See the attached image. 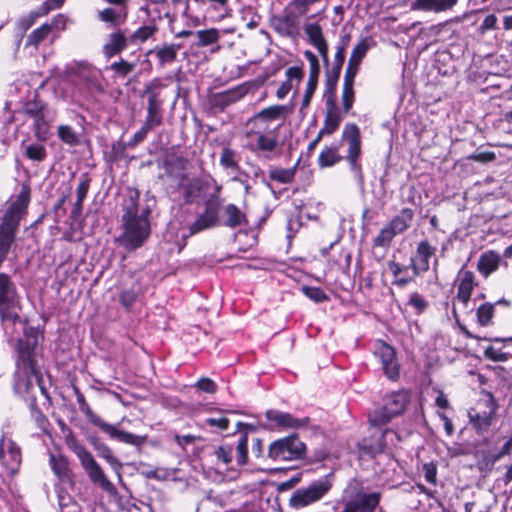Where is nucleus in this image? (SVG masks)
<instances>
[{"label":"nucleus","mask_w":512,"mask_h":512,"mask_svg":"<svg viewBox=\"0 0 512 512\" xmlns=\"http://www.w3.org/2000/svg\"><path fill=\"white\" fill-rule=\"evenodd\" d=\"M341 69H335L334 66L330 70L327 71V93L329 95H333V99H335V90L336 84L340 77Z\"/></svg>","instance_id":"nucleus-54"},{"label":"nucleus","mask_w":512,"mask_h":512,"mask_svg":"<svg viewBox=\"0 0 512 512\" xmlns=\"http://www.w3.org/2000/svg\"><path fill=\"white\" fill-rule=\"evenodd\" d=\"M221 189L220 185L215 184V190L203 203V211L189 225L190 235H195L221 225L231 229L248 225L246 214L235 204L229 203L224 205Z\"/></svg>","instance_id":"nucleus-2"},{"label":"nucleus","mask_w":512,"mask_h":512,"mask_svg":"<svg viewBox=\"0 0 512 512\" xmlns=\"http://www.w3.org/2000/svg\"><path fill=\"white\" fill-rule=\"evenodd\" d=\"M60 24L64 27L63 15L61 14L54 17L50 23H45L39 28L33 30L27 37L26 45L37 47L47 38L53 29L58 28Z\"/></svg>","instance_id":"nucleus-26"},{"label":"nucleus","mask_w":512,"mask_h":512,"mask_svg":"<svg viewBox=\"0 0 512 512\" xmlns=\"http://www.w3.org/2000/svg\"><path fill=\"white\" fill-rule=\"evenodd\" d=\"M212 183L214 185L217 184L212 179L209 180L200 177L186 179L184 176H182L180 182V189L182 191L184 201L187 204L196 203L200 199H204L205 201L211 194L209 193V190L211 188Z\"/></svg>","instance_id":"nucleus-16"},{"label":"nucleus","mask_w":512,"mask_h":512,"mask_svg":"<svg viewBox=\"0 0 512 512\" xmlns=\"http://www.w3.org/2000/svg\"><path fill=\"white\" fill-rule=\"evenodd\" d=\"M165 85L160 79H153L151 82L145 84L143 95L148 97L147 115L143 125L150 130L160 126L163 122L162 104L160 99V90Z\"/></svg>","instance_id":"nucleus-14"},{"label":"nucleus","mask_w":512,"mask_h":512,"mask_svg":"<svg viewBox=\"0 0 512 512\" xmlns=\"http://www.w3.org/2000/svg\"><path fill=\"white\" fill-rule=\"evenodd\" d=\"M301 290L307 298L315 303H322L329 300L327 294L320 287L303 286Z\"/></svg>","instance_id":"nucleus-50"},{"label":"nucleus","mask_w":512,"mask_h":512,"mask_svg":"<svg viewBox=\"0 0 512 512\" xmlns=\"http://www.w3.org/2000/svg\"><path fill=\"white\" fill-rule=\"evenodd\" d=\"M126 45L127 39L123 33H112L109 36L108 42L103 47L104 54L109 58L113 57L116 54L120 53L123 49H125Z\"/></svg>","instance_id":"nucleus-30"},{"label":"nucleus","mask_w":512,"mask_h":512,"mask_svg":"<svg viewBox=\"0 0 512 512\" xmlns=\"http://www.w3.org/2000/svg\"><path fill=\"white\" fill-rule=\"evenodd\" d=\"M342 139L348 143L346 160L349 163L350 170L358 183L363 184L362 167L358 161L361 155V136L358 126L353 123L346 124L342 132Z\"/></svg>","instance_id":"nucleus-13"},{"label":"nucleus","mask_w":512,"mask_h":512,"mask_svg":"<svg viewBox=\"0 0 512 512\" xmlns=\"http://www.w3.org/2000/svg\"><path fill=\"white\" fill-rule=\"evenodd\" d=\"M306 445L298 435L292 434L273 441L269 445L268 457L273 461H293L305 457Z\"/></svg>","instance_id":"nucleus-9"},{"label":"nucleus","mask_w":512,"mask_h":512,"mask_svg":"<svg viewBox=\"0 0 512 512\" xmlns=\"http://www.w3.org/2000/svg\"><path fill=\"white\" fill-rule=\"evenodd\" d=\"M359 67L360 65L348 61L343 80L344 86H354V81L359 71Z\"/></svg>","instance_id":"nucleus-59"},{"label":"nucleus","mask_w":512,"mask_h":512,"mask_svg":"<svg viewBox=\"0 0 512 512\" xmlns=\"http://www.w3.org/2000/svg\"><path fill=\"white\" fill-rule=\"evenodd\" d=\"M68 448L75 453L88 475L91 482L99 485L103 490L110 492L114 489L113 484L107 479L100 465L95 461L93 455L84 445L79 443L75 437L66 440Z\"/></svg>","instance_id":"nucleus-4"},{"label":"nucleus","mask_w":512,"mask_h":512,"mask_svg":"<svg viewBox=\"0 0 512 512\" xmlns=\"http://www.w3.org/2000/svg\"><path fill=\"white\" fill-rule=\"evenodd\" d=\"M408 304L416 310L417 314L424 312L428 307V302L417 292L410 294Z\"/></svg>","instance_id":"nucleus-56"},{"label":"nucleus","mask_w":512,"mask_h":512,"mask_svg":"<svg viewBox=\"0 0 512 512\" xmlns=\"http://www.w3.org/2000/svg\"><path fill=\"white\" fill-rule=\"evenodd\" d=\"M350 39H351L350 35L345 34L339 40V43H338L337 49H336V53H335V57H334V63L332 65L335 67L336 70L342 69V66L345 62L346 49L349 45Z\"/></svg>","instance_id":"nucleus-42"},{"label":"nucleus","mask_w":512,"mask_h":512,"mask_svg":"<svg viewBox=\"0 0 512 512\" xmlns=\"http://www.w3.org/2000/svg\"><path fill=\"white\" fill-rule=\"evenodd\" d=\"M139 198V191L129 188L122 203V232L115 241L127 251H135L142 247L151 235V208L148 205H140Z\"/></svg>","instance_id":"nucleus-1"},{"label":"nucleus","mask_w":512,"mask_h":512,"mask_svg":"<svg viewBox=\"0 0 512 512\" xmlns=\"http://www.w3.org/2000/svg\"><path fill=\"white\" fill-rule=\"evenodd\" d=\"M285 75H286V82H290V84H293V82L295 81L298 85L304 76V72L301 67L293 66V67H289L286 70Z\"/></svg>","instance_id":"nucleus-64"},{"label":"nucleus","mask_w":512,"mask_h":512,"mask_svg":"<svg viewBox=\"0 0 512 512\" xmlns=\"http://www.w3.org/2000/svg\"><path fill=\"white\" fill-rule=\"evenodd\" d=\"M239 154L228 146H225L221 150L219 163L224 169H230L232 171H238L239 166Z\"/></svg>","instance_id":"nucleus-36"},{"label":"nucleus","mask_w":512,"mask_h":512,"mask_svg":"<svg viewBox=\"0 0 512 512\" xmlns=\"http://www.w3.org/2000/svg\"><path fill=\"white\" fill-rule=\"evenodd\" d=\"M359 449L369 456H375L382 453L385 448L383 435L378 437L364 438L359 444Z\"/></svg>","instance_id":"nucleus-33"},{"label":"nucleus","mask_w":512,"mask_h":512,"mask_svg":"<svg viewBox=\"0 0 512 512\" xmlns=\"http://www.w3.org/2000/svg\"><path fill=\"white\" fill-rule=\"evenodd\" d=\"M498 403L491 393H486L476 408L468 411L469 421L477 434H483L489 430L496 419Z\"/></svg>","instance_id":"nucleus-10"},{"label":"nucleus","mask_w":512,"mask_h":512,"mask_svg":"<svg viewBox=\"0 0 512 512\" xmlns=\"http://www.w3.org/2000/svg\"><path fill=\"white\" fill-rule=\"evenodd\" d=\"M410 402L408 391L401 390L386 396L381 408L375 409L369 414V421L373 426H382L391 421L395 416L402 414Z\"/></svg>","instance_id":"nucleus-5"},{"label":"nucleus","mask_w":512,"mask_h":512,"mask_svg":"<svg viewBox=\"0 0 512 512\" xmlns=\"http://www.w3.org/2000/svg\"><path fill=\"white\" fill-rule=\"evenodd\" d=\"M498 18L494 14L487 15L478 28L480 34H485L487 31L497 29Z\"/></svg>","instance_id":"nucleus-63"},{"label":"nucleus","mask_w":512,"mask_h":512,"mask_svg":"<svg viewBox=\"0 0 512 512\" xmlns=\"http://www.w3.org/2000/svg\"><path fill=\"white\" fill-rule=\"evenodd\" d=\"M458 0H413L411 11L440 13L452 9Z\"/></svg>","instance_id":"nucleus-24"},{"label":"nucleus","mask_w":512,"mask_h":512,"mask_svg":"<svg viewBox=\"0 0 512 512\" xmlns=\"http://www.w3.org/2000/svg\"><path fill=\"white\" fill-rule=\"evenodd\" d=\"M206 3L209 4L208 9L217 12L221 18L228 12V0H206Z\"/></svg>","instance_id":"nucleus-62"},{"label":"nucleus","mask_w":512,"mask_h":512,"mask_svg":"<svg viewBox=\"0 0 512 512\" xmlns=\"http://www.w3.org/2000/svg\"><path fill=\"white\" fill-rule=\"evenodd\" d=\"M341 160L336 147H325L319 155L318 164L320 167H330Z\"/></svg>","instance_id":"nucleus-40"},{"label":"nucleus","mask_w":512,"mask_h":512,"mask_svg":"<svg viewBox=\"0 0 512 512\" xmlns=\"http://www.w3.org/2000/svg\"><path fill=\"white\" fill-rule=\"evenodd\" d=\"M310 5L309 0H292L288 5V9H290V12L300 17L308 12Z\"/></svg>","instance_id":"nucleus-57"},{"label":"nucleus","mask_w":512,"mask_h":512,"mask_svg":"<svg viewBox=\"0 0 512 512\" xmlns=\"http://www.w3.org/2000/svg\"><path fill=\"white\" fill-rule=\"evenodd\" d=\"M266 419L275 429H300L310 423L309 417L297 418L288 412L269 409L265 412Z\"/></svg>","instance_id":"nucleus-17"},{"label":"nucleus","mask_w":512,"mask_h":512,"mask_svg":"<svg viewBox=\"0 0 512 512\" xmlns=\"http://www.w3.org/2000/svg\"><path fill=\"white\" fill-rule=\"evenodd\" d=\"M76 76L83 80L84 84L86 83L87 85H90L91 88H94L96 93L104 92V86L102 84L103 74L100 69L89 64H82L76 73Z\"/></svg>","instance_id":"nucleus-25"},{"label":"nucleus","mask_w":512,"mask_h":512,"mask_svg":"<svg viewBox=\"0 0 512 512\" xmlns=\"http://www.w3.org/2000/svg\"><path fill=\"white\" fill-rule=\"evenodd\" d=\"M236 460L241 466L245 465L248 460V437L247 434H242L236 446Z\"/></svg>","instance_id":"nucleus-48"},{"label":"nucleus","mask_w":512,"mask_h":512,"mask_svg":"<svg viewBox=\"0 0 512 512\" xmlns=\"http://www.w3.org/2000/svg\"><path fill=\"white\" fill-rule=\"evenodd\" d=\"M55 113L48 109L44 113L32 118V129L35 137L39 141H46L50 135V124L54 120Z\"/></svg>","instance_id":"nucleus-27"},{"label":"nucleus","mask_w":512,"mask_h":512,"mask_svg":"<svg viewBox=\"0 0 512 512\" xmlns=\"http://www.w3.org/2000/svg\"><path fill=\"white\" fill-rule=\"evenodd\" d=\"M304 57L309 62V78L308 80L318 82L320 75V64L317 56L310 50L304 51Z\"/></svg>","instance_id":"nucleus-47"},{"label":"nucleus","mask_w":512,"mask_h":512,"mask_svg":"<svg viewBox=\"0 0 512 512\" xmlns=\"http://www.w3.org/2000/svg\"><path fill=\"white\" fill-rule=\"evenodd\" d=\"M49 462H50L53 472L55 473V475L58 478H63L65 476H67L68 471H69L68 461L64 456H62V455L56 456L51 453L50 457H49Z\"/></svg>","instance_id":"nucleus-41"},{"label":"nucleus","mask_w":512,"mask_h":512,"mask_svg":"<svg viewBox=\"0 0 512 512\" xmlns=\"http://www.w3.org/2000/svg\"><path fill=\"white\" fill-rule=\"evenodd\" d=\"M354 103V86H344L342 90V105L343 110L347 113Z\"/></svg>","instance_id":"nucleus-60"},{"label":"nucleus","mask_w":512,"mask_h":512,"mask_svg":"<svg viewBox=\"0 0 512 512\" xmlns=\"http://www.w3.org/2000/svg\"><path fill=\"white\" fill-rule=\"evenodd\" d=\"M369 49H370L369 39L368 38L362 39L360 42H358L354 46L348 61L360 65Z\"/></svg>","instance_id":"nucleus-45"},{"label":"nucleus","mask_w":512,"mask_h":512,"mask_svg":"<svg viewBox=\"0 0 512 512\" xmlns=\"http://www.w3.org/2000/svg\"><path fill=\"white\" fill-rule=\"evenodd\" d=\"M187 164L186 159L176 155H168L163 161V166L168 175H175L178 171L185 169Z\"/></svg>","instance_id":"nucleus-39"},{"label":"nucleus","mask_w":512,"mask_h":512,"mask_svg":"<svg viewBox=\"0 0 512 512\" xmlns=\"http://www.w3.org/2000/svg\"><path fill=\"white\" fill-rule=\"evenodd\" d=\"M304 32L308 41L313 45L320 54L324 65L329 66L328 43L324 38L322 27L318 23H308L304 26Z\"/></svg>","instance_id":"nucleus-20"},{"label":"nucleus","mask_w":512,"mask_h":512,"mask_svg":"<svg viewBox=\"0 0 512 512\" xmlns=\"http://www.w3.org/2000/svg\"><path fill=\"white\" fill-rule=\"evenodd\" d=\"M326 116L323 127L320 129V136H326L333 134L338 128L342 121V114L339 108L336 106L333 95H328L325 101Z\"/></svg>","instance_id":"nucleus-21"},{"label":"nucleus","mask_w":512,"mask_h":512,"mask_svg":"<svg viewBox=\"0 0 512 512\" xmlns=\"http://www.w3.org/2000/svg\"><path fill=\"white\" fill-rule=\"evenodd\" d=\"M283 110L284 106L279 105L270 106L268 108L262 109L259 113H257L249 120V125H251L252 128L255 129H271L269 126V121L277 119L281 115Z\"/></svg>","instance_id":"nucleus-28"},{"label":"nucleus","mask_w":512,"mask_h":512,"mask_svg":"<svg viewBox=\"0 0 512 512\" xmlns=\"http://www.w3.org/2000/svg\"><path fill=\"white\" fill-rule=\"evenodd\" d=\"M35 342L30 339H19L16 344L17 360L16 364L22 368L26 375H32L38 382L42 392L45 391L41 385L43 381L41 373L38 371L36 361L34 359Z\"/></svg>","instance_id":"nucleus-15"},{"label":"nucleus","mask_w":512,"mask_h":512,"mask_svg":"<svg viewBox=\"0 0 512 512\" xmlns=\"http://www.w3.org/2000/svg\"><path fill=\"white\" fill-rule=\"evenodd\" d=\"M435 252L436 247L432 246L427 240H422L417 244L415 255L411 257L410 263L414 276L429 270V261Z\"/></svg>","instance_id":"nucleus-19"},{"label":"nucleus","mask_w":512,"mask_h":512,"mask_svg":"<svg viewBox=\"0 0 512 512\" xmlns=\"http://www.w3.org/2000/svg\"><path fill=\"white\" fill-rule=\"evenodd\" d=\"M0 461L11 472L21 463L20 448L11 440L2 438L0 442Z\"/></svg>","instance_id":"nucleus-22"},{"label":"nucleus","mask_w":512,"mask_h":512,"mask_svg":"<svg viewBox=\"0 0 512 512\" xmlns=\"http://www.w3.org/2000/svg\"><path fill=\"white\" fill-rule=\"evenodd\" d=\"M247 92L248 88L245 85H239L226 91L213 94L212 103L214 106L224 109L242 99Z\"/></svg>","instance_id":"nucleus-23"},{"label":"nucleus","mask_w":512,"mask_h":512,"mask_svg":"<svg viewBox=\"0 0 512 512\" xmlns=\"http://www.w3.org/2000/svg\"><path fill=\"white\" fill-rule=\"evenodd\" d=\"M156 31V28L154 26H142L138 28L132 35L131 39L135 42H145L148 38H150L154 32Z\"/></svg>","instance_id":"nucleus-58"},{"label":"nucleus","mask_w":512,"mask_h":512,"mask_svg":"<svg viewBox=\"0 0 512 512\" xmlns=\"http://www.w3.org/2000/svg\"><path fill=\"white\" fill-rule=\"evenodd\" d=\"M61 141L69 145H76L79 142L76 132L69 125H60L57 131Z\"/></svg>","instance_id":"nucleus-51"},{"label":"nucleus","mask_w":512,"mask_h":512,"mask_svg":"<svg viewBox=\"0 0 512 512\" xmlns=\"http://www.w3.org/2000/svg\"><path fill=\"white\" fill-rule=\"evenodd\" d=\"M125 8H106L102 11H99L98 18L102 22L110 23L114 26L119 25L125 21L126 18Z\"/></svg>","instance_id":"nucleus-37"},{"label":"nucleus","mask_w":512,"mask_h":512,"mask_svg":"<svg viewBox=\"0 0 512 512\" xmlns=\"http://www.w3.org/2000/svg\"><path fill=\"white\" fill-rule=\"evenodd\" d=\"M21 295L11 276L0 273V319L15 324L20 319Z\"/></svg>","instance_id":"nucleus-3"},{"label":"nucleus","mask_w":512,"mask_h":512,"mask_svg":"<svg viewBox=\"0 0 512 512\" xmlns=\"http://www.w3.org/2000/svg\"><path fill=\"white\" fill-rule=\"evenodd\" d=\"M375 356L380 360L384 374L392 381L399 378L400 365L392 346L380 342L375 351Z\"/></svg>","instance_id":"nucleus-18"},{"label":"nucleus","mask_w":512,"mask_h":512,"mask_svg":"<svg viewBox=\"0 0 512 512\" xmlns=\"http://www.w3.org/2000/svg\"><path fill=\"white\" fill-rule=\"evenodd\" d=\"M135 67V63H130L121 59L120 61L113 62L109 69L114 71L117 77L125 78L135 69Z\"/></svg>","instance_id":"nucleus-49"},{"label":"nucleus","mask_w":512,"mask_h":512,"mask_svg":"<svg viewBox=\"0 0 512 512\" xmlns=\"http://www.w3.org/2000/svg\"><path fill=\"white\" fill-rule=\"evenodd\" d=\"M268 173L269 181H276L281 184H289L295 178L296 166L291 168L271 167Z\"/></svg>","instance_id":"nucleus-34"},{"label":"nucleus","mask_w":512,"mask_h":512,"mask_svg":"<svg viewBox=\"0 0 512 512\" xmlns=\"http://www.w3.org/2000/svg\"><path fill=\"white\" fill-rule=\"evenodd\" d=\"M414 218L411 208H403L395 215L374 238L373 244L378 247H387L397 235L403 234L409 229Z\"/></svg>","instance_id":"nucleus-12"},{"label":"nucleus","mask_w":512,"mask_h":512,"mask_svg":"<svg viewBox=\"0 0 512 512\" xmlns=\"http://www.w3.org/2000/svg\"><path fill=\"white\" fill-rule=\"evenodd\" d=\"M474 288V273L471 271H464L462 273L460 283L458 285L457 299L465 306L468 304L471 293Z\"/></svg>","instance_id":"nucleus-29"},{"label":"nucleus","mask_w":512,"mask_h":512,"mask_svg":"<svg viewBox=\"0 0 512 512\" xmlns=\"http://www.w3.org/2000/svg\"><path fill=\"white\" fill-rule=\"evenodd\" d=\"M387 266L395 277V280L393 281L395 286L404 287L412 281L413 277L407 276L409 266L401 265L393 260L388 261Z\"/></svg>","instance_id":"nucleus-32"},{"label":"nucleus","mask_w":512,"mask_h":512,"mask_svg":"<svg viewBox=\"0 0 512 512\" xmlns=\"http://www.w3.org/2000/svg\"><path fill=\"white\" fill-rule=\"evenodd\" d=\"M477 320L481 326H487L494 314V305L491 303H484L477 309Z\"/></svg>","instance_id":"nucleus-52"},{"label":"nucleus","mask_w":512,"mask_h":512,"mask_svg":"<svg viewBox=\"0 0 512 512\" xmlns=\"http://www.w3.org/2000/svg\"><path fill=\"white\" fill-rule=\"evenodd\" d=\"M180 45L171 44L167 46H163L160 48H156V56L159 62L163 65L166 63H172L177 56V51L179 50Z\"/></svg>","instance_id":"nucleus-43"},{"label":"nucleus","mask_w":512,"mask_h":512,"mask_svg":"<svg viewBox=\"0 0 512 512\" xmlns=\"http://www.w3.org/2000/svg\"><path fill=\"white\" fill-rule=\"evenodd\" d=\"M79 407L92 425L98 427L112 439L135 447H140L146 442L147 436L135 435L119 430L116 426L104 421L99 415L92 411L87 402L81 404Z\"/></svg>","instance_id":"nucleus-7"},{"label":"nucleus","mask_w":512,"mask_h":512,"mask_svg":"<svg viewBox=\"0 0 512 512\" xmlns=\"http://www.w3.org/2000/svg\"><path fill=\"white\" fill-rule=\"evenodd\" d=\"M484 356L495 362H505L509 359V354L496 350L493 346H488L484 350Z\"/></svg>","instance_id":"nucleus-61"},{"label":"nucleus","mask_w":512,"mask_h":512,"mask_svg":"<svg viewBox=\"0 0 512 512\" xmlns=\"http://www.w3.org/2000/svg\"><path fill=\"white\" fill-rule=\"evenodd\" d=\"M500 257L499 255L490 252L489 254H483L478 262V270L484 276H488L499 267Z\"/></svg>","instance_id":"nucleus-35"},{"label":"nucleus","mask_w":512,"mask_h":512,"mask_svg":"<svg viewBox=\"0 0 512 512\" xmlns=\"http://www.w3.org/2000/svg\"><path fill=\"white\" fill-rule=\"evenodd\" d=\"M90 182L91 179L87 173H83L80 175L79 183L76 189V198H78L79 200H85L90 188Z\"/></svg>","instance_id":"nucleus-55"},{"label":"nucleus","mask_w":512,"mask_h":512,"mask_svg":"<svg viewBox=\"0 0 512 512\" xmlns=\"http://www.w3.org/2000/svg\"><path fill=\"white\" fill-rule=\"evenodd\" d=\"M83 82L84 81L79 79L78 76H75L73 98L80 106L83 105V101H91L96 92L94 88H91L90 85L84 84Z\"/></svg>","instance_id":"nucleus-31"},{"label":"nucleus","mask_w":512,"mask_h":512,"mask_svg":"<svg viewBox=\"0 0 512 512\" xmlns=\"http://www.w3.org/2000/svg\"><path fill=\"white\" fill-rule=\"evenodd\" d=\"M79 407L92 425L98 427L112 439L135 447H140L146 442L147 436L135 435L119 430L116 426L104 421L99 415L92 411L87 402L81 404Z\"/></svg>","instance_id":"nucleus-8"},{"label":"nucleus","mask_w":512,"mask_h":512,"mask_svg":"<svg viewBox=\"0 0 512 512\" xmlns=\"http://www.w3.org/2000/svg\"><path fill=\"white\" fill-rule=\"evenodd\" d=\"M24 148V155L32 161L42 162L47 157L46 147L40 143H31L22 145Z\"/></svg>","instance_id":"nucleus-38"},{"label":"nucleus","mask_w":512,"mask_h":512,"mask_svg":"<svg viewBox=\"0 0 512 512\" xmlns=\"http://www.w3.org/2000/svg\"><path fill=\"white\" fill-rule=\"evenodd\" d=\"M196 36L198 38L197 45L200 47L214 44L218 41L220 37L219 31L215 28L198 30L196 32Z\"/></svg>","instance_id":"nucleus-46"},{"label":"nucleus","mask_w":512,"mask_h":512,"mask_svg":"<svg viewBox=\"0 0 512 512\" xmlns=\"http://www.w3.org/2000/svg\"><path fill=\"white\" fill-rule=\"evenodd\" d=\"M279 125L272 128H253L247 132L246 148L258 156H263L265 159H272V154L278 146V129Z\"/></svg>","instance_id":"nucleus-6"},{"label":"nucleus","mask_w":512,"mask_h":512,"mask_svg":"<svg viewBox=\"0 0 512 512\" xmlns=\"http://www.w3.org/2000/svg\"><path fill=\"white\" fill-rule=\"evenodd\" d=\"M332 483L327 477L311 482L307 487L296 489L290 499L289 506L300 510L321 500L331 489Z\"/></svg>","instance_id":"nucleus-11"},{"label":"nucleus","mask_w":512,"mask_h":512,"mask_svg":"<svg viewBox=\"0 0 512 512\" xmlns=\"http://www.w3.org/2000/svg\"><path fill=\"white\" fill-rule=\"evenodd\" d=\"M48 109L49 108L43 101L35 98L25 103V105L23 106V113L24 115L32 119L44 113Z\"/></svg>","instance_id":"nucleus-44"},{"label":"nucleus","mask_w":512,"mask_h":512,"mask_svg":"<svg viewBox=\"0 0 512 512\" xmlns=\"http://www.w3.org/2000/svg\"><path fill=\"white\" fill-rule=\"evenodd\" d=\"M98 455L104 458L112 467H119L120 463L113 455L112 450L104 443H94Z\"/></svg>","instance_id":"nucleus-53"}]
</instances>
